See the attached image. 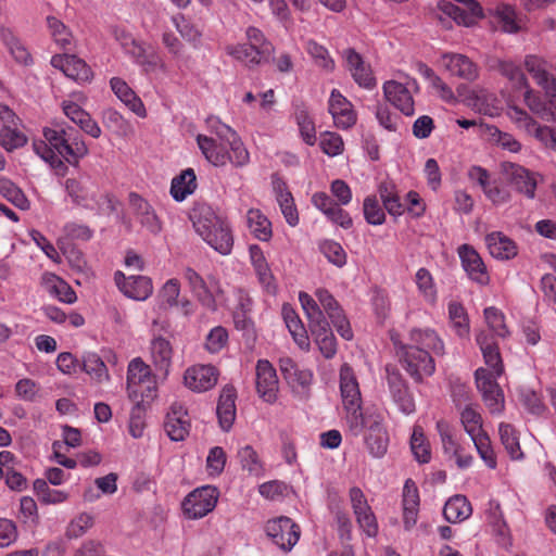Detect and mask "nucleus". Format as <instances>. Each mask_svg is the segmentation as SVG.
Masks as SVG:
<instances>
[{
    "label": "nucleus",
    "mask_w": 556,
    "mask_h": 556,
    "mask_svg": "<svg viewBox=\"0 0 556 556\" xmlns=\"http://www.w3.org/2000/svg\"><path fill=\"white\" fill-rule=\"evenodd\" d=\"M399 362L416 381L431 376L435 370L434 356H443L445 348L442 339L430 328H414L409 331V343H403L399 336L391 333Z\"/></svg>",
    "instance_id": "obj_1"
},
{
    "label": "nucleus",
    "mask_w": 556,
    "mask_h": 556,
    "mask_svg": "<svg viewBox=\"0 0 556 556\" xmlns=\"http://www.w3.org/2000/svg\"><path fill=\"white\" fill-rule=\"evenodd\" d=\"M45 141L34 142V150L60 176H65L68 168L65 164L78 166L89 150L84 139L73 134V128L60 125L43 129Z\"/></svg>",
    "instance_id": "obj_2"
},
{
    "label": "nucleus",
    "mask_w": 556,
    "mask_h": 556,
    "mask_svg": "<svg viewBox=\"0 0 556 556\" xmlns=\"http://www.w3.org/2000/svg\"><path fill=\"white\" fill-rule=\"evenodd\" d=\"M193 227L215 251L223 255L231 252L233 238L228 223L210 206H200L191 214Z\"/></svg>",
    "instance_id": "obj_3"
},
{
    "label": "nucleus",
    "mask_w": 556,
    "mask_h": 556,
    "mask_svg": "<svg viewBox=\"0 0 556 556\" xmlns=\"http://www.w3.org/2000/svg\"><path fill=\"white\" fill-rule=\"evenodd\" d=\"M340 391L342 403L346 412V424L353 434L358 435L366 425V417L362 412V396L356 376L349 364L340 368Z\"/></svg>",
    "instance_id": "obj_4"
},
{
    "label": "nucleus",
    "mask_w": 556,
    "mask_h": 556,
    "mask_svg": "<svg viewBox=\"0 0 556 556\" xmlns=\"http://www.w3.org/2000/svg\"><path fill=\"white\" fill-rule=\"evenodd\" d=\"M155 391V382L153 380L150 366L141 358H134L127 369V392L134 402H142L146 399H152Z\"/></svg>",
    "instance_id": "obj_5"
},
{
    "label": "nucleus",
    "mask_w": 556,
    "mask_h": 556,
    "mask_svg": "<svg viewBox=\"0 0 556 556\" xmlns=\"http://www.w3.org/2000/svg\"><path fill=\"white\" fill-rule=\"evenodd\" d=\"M264 530L267 538L285 552L291 551L301 535L299 525L286 516L268 520Z\"/></svg>",
    "instance_id": "obj_6"
},
{
    "label": "nucleus",
    "mask_w": 556,
    "mask_h": 556,
    "mask_svg": "<svg viewBox=\"0 0 556 556\" xmlns=\"http://www.w3.org/2000/svg\"><path fill=\"white\" fill-rule=\"evenodd\" d=\"M503 174L513 188L527 197L534 199L540 175L528 168L511 162H503L501 164Z\"/></svg>",
    "instance_id": "obj_7"
},
{
    "label": "nucleus",
    "mask_w": 556,
    "mask_h": 556,
    "mask_svg": "<svg viewBox=\"0 0 556 556\" xmlns=\"http://www.w3.org/2000/svg\"><path fill=\"white\" fill-rule=\"evenodd\" d=\"M217 498L218 491L214 486L195 489L185 498L184 511L191 519L202 518L215 508Z\"/></svg>",
    "instance_id": "obj_8"
},
{
    "label": "nucleus",
    "mask_w": 556,
    "mask_h": 556,
    "mask_svg": "<svg viewBox=\"0 0 556 556\" xmlns=\"http://www.w3.org/2000/svg\"><path fill=\"white\" fill-rule=\"evenodd\" d=\"M496 374L484 368L476 370V384L491 413H500L504 408V396L496 382Z\"/></svg>",
    "instance_id": "obj_9"
},
{
    "label": "nucleus",
    "mask_w": 556,
    "mask_h": 556,
    "mask_svg": "<svg viewBox=\"0 0 556 556\" xmlns=\"http://www.w3.org/2000/svg\"><path fill=\"white\" fill-rule=\"evenodd\" d=\"M315 296L319 305L323 306L324 311L327 313L338 333L343 339L351 340L353 338V331L350 323L333 295L326 289H317Z\"/></svg>",
    "instance_id": "obj_10"
},
{
    "label": "nucleus",
    "mask_w": 556,
    "mask_h": 556,
    "mask_svg": "<svg viewBox=\"0 0 556 556\" xmlns=\"http://www.w3.org/2000/svg\"><path fill=\"white\" fill-rule=\"evenodd\" d=\"M147 74L161 70L166 71V64L155 48L151 45L137 40L125 52Z\"/></svg>",
    "instance_id": "obj_11"
},
{
    "label": "nucleus",
    "mask_w": 556,
    "mask_h": 556,
    "mask_svg": "<svg viewBox=\"0 0 556 556\" xmlns=\"http://www.w3.org/2000/svg\"><path fill=\"white\" fill-rule=\"evenodd\" d=\"M129 206L136 220L152 235L162 231V222L155 213L153 206L136 192L129 193Z\"/></svg>",
    "instance_id": "obj_12"
},
{
    "label": "nucleus",
    "mask_w": 556,
    "mask_h": 556,
    "mask_svg": "<svg viewBox=\"0 0 556 556\" xmlns=\"http://www.w3.org/2000/svg\"><path fill=\"white\" fill-rule=\"evenodd\" d=\"M65 190L72 201L85 208L93 210L96 206L100 211V203L97 200L96 186L87 178H68L65 181Z\"/></svg>",
    "instance_id": "obj_13"
},
{
    "label": "nucleus",
    "mask_w": 556,
    "mask_h": 556,
    "mask_svg": "<svg viewBox=\"0 0 556 556\" xmlns=\"http://www.w3.org/2000/svg\"><path fill=\"white\" fill-rule=\"evenodd\" d=\"M386 370L389 390L394 403L404 414L409 415L414 413L416 408L415 401L406 381L397 369L387 367Z\"/></svg>",
    "instance_id": "obj_14"
},
{
    "label": "nucleus",
    "mask_w": 556,
    "mask_h": 556,
    "mask_svg": "<svg viewBox=\"0 0 556 556\" xmlns=\"http://www.w3.org/2000/svg\"><path fill=\"white\" fill-rule=\"evenodd\" d=\"M279 369L287 383L296 393L305 394L313 381V372L309 369H301L289 356L279 358Z\"/></svg>",
    "instance_id": "obj_15"
},
{
    "label": "nucleus",
    "mask_w": 556,
    "mask_h": 556,
    "mask_svg": "<svg viewBox=\"0 0 556 556\" xmlns=\"http://www.w3.org/2000/svg\"><path fill=\"white\" fill-rule=\"evenodd\" d=\"M458 255L464 270L472 281L481 286L489 283L490 276L486 266L479 253L471 245H460L458 248Z\"/></svg>",
    "instance_id": "obj_16"
},
{
    "label": "nucleus",
    "mask_w": 556,
    "mask_h": 556,
    "mask_svg": "<svg viewBox=\"0 0 556 556\" xmlns=\"http://www.w3.org/2000/svg\"><path fill=\"white\" fill-rule=\"evenodd\" d=\"M218 370L212 365H194L184 375L185 386L194 392H205L217 383Z\"/></svg>",
    "instance_id": "obj_17"
},
{
    "label": "nucleus",
    "mask_w": 556,
    "mask_h": 556,
    "mask_svg": "<svg viewBox=\"0 0 556 556\" xmlns=\"http://www.w3.org/2000/svg\"><path fill=\"white\" fill-rule=\"evenodd\" d=\"M115 282L125 296L136 301H144L153 292L152 280L147 276H130L126 278L123 273L117 271L115 274Z\"/></svg>",
    "instance_id": "obj_18"
},
{
    "label": "nucleus",
    "mask_w": 556,
    "mask_h": 556,
    "mask_svg": "<svg viewBox=\"0 0 556 556\" xmlns=\"http://www.w3.org/2000/svg\"><path fill=\"white\" fill-rule=\"evenodd\" d=\"M53 67L61 70L67 77L78 81L87 83L92 78V71L87 63L74 54H56L51 59Z\"/></svg>",
    "instance_id": "obj_19"
},
{
    "label": "nucleus",
    "mask_w": 556,
    "mask_h": 556,
    "mask_svg": "<svg viewBox=\"0 0 556 556\" xmlns=\"http://www.w3.org/2000/svg\"><path fill=\"white\" fill-rule=\"evenodd\" d=\"M256 390L258 395L268 403H273L277 397L278 377L276 369L267 359L257 362Z\"/></svg>",
    "instance_id": "obj_20"
},
{
    "label": "nucleus",
    "mask_w": 556,
    "mask_h": 556,
    "mask_svg": "<svg viewBox=\"0 0 556 556\" xmlns=\"http://www.w3.org/2000/svg\"><path fill=\"white\" fill-rule=\"evenodd\" d=\"M328 110L337 127L348 129L355 125L356 113L352 103L337 89L331 91Z\"/></svg>",
    "instance_id": "obj_21"
},
{
    "label": "nucleus",
    "mask_w": 556,
    "mask_h": 556,
    "mask_svg": "<svg viewBox=\"0 0 556 556\" xmlns=\"http://www.w3.org/2000/svg\"><path fill=\"white\" fill-rule=\"evenodd\" d=\"M343 58L346 62V67L356 84L367 89H370L376 85V79L370 65L365 63L359 53L354 49L349 48L343 51Z\"/></svg>",
    "instance_id": "obj_22"
},
{
    "label": "nucleus",
    "mask_w": 556,
    "mask_h": 556,
    "mask_svg": "<svg viewBox=\"0 0 556 556\" xmlns=\"http://www.w3.org/2000/svg\"><path fill=\"white\" fill-rule=\"evenodd\" d=\"M383 94L386 100L404 115H414V99L405 85L395 80L386 81L383 84Z\"/></svg>",
    "instance_id": "obj_23"
},
{
    "label": "nucleus",
    "mask_w": 556,
    "mask_h": 556,
    "mask_svg": "<svg viewBox=\"0 0 556 556\" xmlns=\"http://www.w3.org/2000/svg\"><path fill=\"white\" fill-rule=\"evenodd\" d=\"M442 65L454 76L467 81L479 77V67L467 55L460 53H444Z\"/></svg>",
    "instance_id": "obj_24"
},
{
    "label": "nucleus",
    "mask_w": 556,
    "mask_h": 556,
    "mask_svg": "<svg viewBox=\"0 0 556 556\" xmlns=\"http://www.w3.org/2000/svg\"><path fill=\"white\" fill-rule=\"evenodd\" d=\"M367 432L365 443L371 456L382 457L388 450L389 437L380 419L375 418L371 421L366 418Z\"/></svg>",
    "instance_id": "obj_25"
},
{
    "label": "nucleus",
    "mask_w": 556,
    "mask_h": 556,
    "mask_svg": "<svg viewBox=\"0 0 556 556\" xmlns=\"http://www.w3.org/2000/svg\"><path fill=\"white\" fill-rule=\"evenodd\" d=\"M164 429L172 441H182L189 433L190 422L187 412L179 404H173L166 415Z\"/></svg>",
    "instance_id": "obj_26"
},
{
    "label": "nucleus",
    "mask_w": 556,
    "mask_h": 556,
    "mask_svg": "<svg viewBox=\"0 0 556 556\" xmlns=\"http://www.w3.org/2000/svg\"><path fill=\"white\" fill-rule=\"evenodd\" d=\"M188 281L189 288L198 301L207 309L216 311V300L212 290V283L208 286L206 281L193 269L186 268L184 274Z\"/></svg>",
    "instance_id": "obj_27"
},
{
    "label": "nucleus",
    "mask_w": 556,
    "mask_h": 556,
    "mask_svg": "<svg viewBox=\"0 0 556 556\" xmlns=\"http://www.w3.org/2000/svg\"><path fill=\"white\" fill-rule=\"evenodd\" d=\"M64 114L80 129L92 138H99L101 136V128L98 123L91 117V115L85 111L77 103L72 101H64L62 104Z\"/></svg>",
    "instance_id": "obj_28"
},
{
    "label": "nucleus",
    "mask_w": 556,
    "mask_h": 556,
    "mask_svg": "<svg viewBox=\"0 0 556 556\" xmlns=\"http://www.w3.org/2000/svg\"><path fill=\"white\" fill-rule=\"evenodd\" d=\"M110 86L114 94L137 116L144 118L147 110L141 99L128 86V84L119 78L113 77L110 80Z\"/></svg>",
    "instance_id": "obj_29"
},
{
    "label": "nucleus",
    "mask_w": 556,
    "mask_h": 556,
    "mask_svg": "<svg viewBox=\"0 0 556 556\" xmlns=\"http://www.w3.org/2000/svg\"><path fill=\"white\" fill-rule=\"evenodd\" d=\"M236 390L231 386H226L223 388L217 407L216 414L218 417V422L220 428L224 431H229L233 425L236 419Z\"/></svg>",
    "instance_id": "obj_30"
},
{
    "label": "nucleus",
    "mask_w": 556,
    "mask_h": 556,
    "mask_svg": "<svg viewBox=\"0 0 556 556\" xmlns=\"http://www.w3.org/2000/svg\"><path fill=\"white\" fill-rule=\"evenodd\" d=\"M485 243L490 254L497 260H510L518 253L516 243L500 231L486 235Z\"/></svg>",
    "instance_id": "obj_31"
},
{
    "label": "nucleus",
    "mask_w": 556,
    "mask_h": 556,
    "mask_svg": "<svg viewBox=\"0 0 556 556\" xmlns=\"http://www.w3.org/2000/svg\"><path fill=\"white\" fill-rule=\"evenodd\" d=\"M477 343L481 349L485 364L497 375L503 372V364L494 336L481 331L477 334Z\"/></svg>",
    "instance_id": "obj_32"
},
{
    "label": "nucleus",
    "mask_w": 556,
    "mask_h": 556,
    "mask_svg": "<svg viewBox=\"0 0 556 556\" xmlns=\"http://www.w3.org/2000/svg\"><path fill=\"white\" fill-rule=\"evenodd\" d=\"M0 39L17 63L28 65L33 62L30 53L11 28L0 26Z\"/></svg>",
    "instance_id": "obj_33"
},
{
    "label": "nucleus",
    "mask_w": 556,
    "mask_h": 556,
    "mask_svg": "<svg viewBox=\"0 0 556 556\" xmlns=\"http://www.w3.org/2000/svg\"><path fill=\"white\" fill-rule=\"evenodd\" d=\"M309 330L321 354L328 359L332 358L337 353V341L328 320L311 327Z\"/></svg>",
    "instance_id": "obj_34"
},
{
    "label": "nucleus",
    "mask_w": 556,
    "mask_h": 556,
    "mask_svg": "<svg viewBox=\"0 0 556 556\" xmlns=\"http://www.w3.org/2000/svg\"><path fill=\"white\" fill-rule=\"evenodd\" d=\"M459 419L470 439L486 433L483 428V418L477 405L466 404L459 412Z\"/></svg>",
    "instance_id": "obj_35"
},
{
    "label": "nucleus",
    "mask_w": 556,
    "mask_h": 556,
    "mask_svg": "<svg viewBox=\"0 0 556 556\" xmlns=\"http://www.w3.org/2000/svg\"><path fill=\"white\" fill-rule=\"evenodd\" d=\"M150 351L155 368L166 376L172 364L173 356L170 342L162 337L155 338L151 342Z\"/></svg>",
    "instance_id": "obj_36"
},
{
    "label": "nucleus",
    "mask_w": 556,
    "mask_h": 556,
    "mask_svg": "<svg viewBox=\"0 0 556 556\" xmlns=\"http://www.w3.org/2000/svg\"><path fill=\"white\" fill-rule=\"evenodd\" d=\"M471 513V505L464 495H455L451 497L443 508V516L451 523L466 520L469 518Z\"/></svg>",
    "instance_id": "obj_37"
},
{
    "label": "nucleus",
    "mask_w": 556,
    "mask_h": 556,
    "mask_svg": "<svg viewBox=\"0 0 556 556\" xmlns=\"http://www.w3.org/2000/svg\"><path fill=\"white\" fill-rule=\"evenodd\" d=\"M282 315L294 342L301 350L309 349V339L301 319L296 313L288 306H283Z\"/></svg>",
    "instance_id": "obj_38"
},
{
    "label": "nucleus",
    "mask_w": 556,
    "mask_h": 556,
    "mask_svg": "<svg viewBox=\"0 0 556 556\" xmlns=\"http://www.w3.org/2000/svg\"><path fill=\"white\" fill-rule=\"evenodd\" d=\"M227 52L236 60L244 63V65L248 67L260 65L262 62L267 61L270 56V54L261 53V50L245 43L230 46L227 48Z\"/></svg>",
    "instance_id": "obj_39"
},
{
    "label": "nucleus",
    "mask_w": 556,
    "mask_h": 556,
    "mask_svg": "<svg viewBox=\"0 0 556 556\" xmlns=\"http://www.w3.org/2000/svg\"><path fill=\"white\" fill-rule=\"evenodd\" d=\"M197 188L195 174L193 169H185L179 176L175 177L170 186V194L176 201H184Z\"/></svg>",
    "instance_id": "obj_40"
},
{
    "label": "nucleus",
    "mask_w": 556,
    "mask_h": 556,
    "mask_svg": "<svg viewBox=\"0 0 556 556\" xmlns=\"http://www.w3.org/2000/svg\"><path fill=\"white\" fill-rule=\"evenodd\" d=\"M383 207L390 215L400 216L404 212V205L401 203L396 186L391 181H382L378 187Z\"/></svg>",
    "instance_id": "obj_41"
},
{
    "label": "nucleus",
    "mask_w": 556,
    "mask_h": 556,
    "mask_svg": "<svg viewBox=\"0 0 556 556\" xmlns=\"http://www.w3.org/2000/svg\"><path fill=\"white\" fill-rule=\"evenodd\" d=\"M198 146L205 159L214 166H223L227 162V153L222 149L213 138L204 135H198Z\"/></svg>",
    "instance_id": "obj_42"
},
{
    "label": "nucleus",
    "mask_w": 556,
    "mask_h": 556,
    "mask_svg": "<svg viewBox=\"0 0 556 556\" xmlns=\"http://www.w3.org/2000/svg\"><path fill=\"white\" fill-rule=\"evenodd\" d=\"M248 226L251 232L261 241H268L271 238V224L260 210L248 211Z\"/></svg>",
    "instance_id": "obj_43"
},
{
    "label": "nucleus",
    "mask_w": 556,
    "mask_h": 556,
    "mask_svg": "<svg viewBox=\"0 0 556 556\" xmlns=\"http://www.w3.org/2000/svg\"><path fill=\"white\" fill-rule=\"evenodd\" d=\"M484 134L488 140L513 153H518L521 150V143L510 134L500 130L496 126L485 125Z\"/></svg>",
    "instance_id": "obj_44"
},
{
    "label": "nucleus",
    "mask_w": 556,
    "mask_h": 556,
    "mask_svg": "<svg viewBox=\"0 0 556 556\" xmlns=\"http://www.w3.org/2000/svg\"><path fill=\"white\" fill-rule=\"evenodd\" d=\"M525 66L528 73L532 75L533 79L542 88H545L551 83L556 81L547 72L546 62L536 55L526 56Z\"/></svg>",
    "instance_id": "obj_45"
},
{
    "label": "nucleus",
    "mask_w": 556,
    "mask_h": 556,
    "mask_svg": "<svg viewBox=\"0 0 556 556\" xmlns=\"http://www.w3.org/2000/svg\"><path fill=\"white\" fill-rule=\"evenodd\" d=\"M501 442L511 459L518 460L523 457L519 438L515 428L509 424H501L498 427Z\"/></svg>",
    "instance_id": "obj_46"
},
{
    "label": "nucleus",
    "mask_w": 556,
    "mask_h": 556,
    "mask_svg": "<svg viewBox=\"0 0 556 556\" xmlns=\"http://www.w3.org/2000/svg\"><path fill=\"white\" fill-rule=\"evenodd\" d=\"M83 369L97 382L109 380V372L106 365L101 357L96 353H86L83 357Z\"/></svg>",
    "instance_id": "obj_47"
},
{
    "label": "nucleus",
    "mask_w": 556,
    "mask_h": 556,
    "mask_svg": "<svg viewBox=\"0 0 556 556\" xmlns=\"http://www.w3.org/2000/svg\"><path fill=\"white\" fill-rule=\"evenodd\" d=\"M448 317L457 336L466 337L469 333V319L464 306L458 302L448 304Z\"/></svg>",
    "instance_id": "obj_48"
},
{
    "label": "nucleus",
    "mask_w": 556,
    "mask_h": 556,
    "mask_svg": "<svg viewBox=\"0 0 556 556\" xmlns=\"http://www.w3.org/2000/svg\"><path fill=\"white\" fill-rule=\"evenodd\" d=\"M47 24L55 43L63 49H70L73 43V35L68 27L54 16H48Z\"/></svg>",
    "instance_id": "obj_49"
},
{
    "label": "nucleus",
    "mask_w": 556,
    "mask_h": 556,
    "mask_svg": "<svg viewBox=\"0 0 556 556\" xmlns=\"http://www.w3.org/2000/svg\"><path fill=\"white\" fill-rule=\"evenodd\" d=\"M471 441L477 450L478 455L484 462L485 466L490 469H495L497 466V460L489 434H481L471 439Z\"/></svg>",
    "instance_id": "obj_50"
},
{
    "label": "nucleus",
    "mask_w": 556,
    "mask_h": 556,
    "mask_svg": "<svg viewBox=\"0 0 556 556\" xmlns=\"http://www.w3.org/2000/svg\"><path fill=\"white\" fill-rule=\"evenodd\" d=\"M299 300L308 319V327H314L321 321H327L316 300L305 292H300Z\"/></svg>",
    "instance_id": "obj_51"
},
{
    "label": "nucleus",
    "mask_w": 556,
    "mask_h": 556,
    "mask_svg": "<svg viewBox=\"0 0 556 556\" xmlns=\"http://www.w3.org/2000/svg\"><path fill=\"white\" fill-rule=\"evenodd\" d=\"M0 193L18 208H28V200L23 191L7 178H0Z\"/></svg>",
    "instance_id": "obj_52"
},
{
    "label": "nucleus",
    "mask_w": 556,
    "mask_h": 556,
    "mask_svg": "<svg viewBox=\"0 0 556 556\" xmlns=\"http://www.w3.org/2000/svg\"><path fill=\"white\" fill-rule=\"evenodd\" d=\"M410 448L419 463H428L430 460V447L420 427L414 428L410 439Z\"/></svg>",
    "instance_id": "obj_53"
},
{
    "label": "nucleus",
    "mask_w": 556,
    "mask_h": 556,
    "mask_svg": "<svg viewBox=\"0 0 556 556\" xmlns=\"http://www.w3.org/2000/svg\"><path fill=\"white\" fill-rule=\"evenodd\" d=\"M180 294V286L177 279L167 280L159 293L160 309L178 305V296Z\"/></svg>",
    "instance_id": "obj_54"
},
{
    "label": "nucleus",
    "mask_w": 556,
    "mask_h": 556,
    "mask_svg": "<svg viewBox=\"0 0 556 556\" xmlns=\"http://www.w3.org/2000/svg\"><path fill=\"white\" fill-rule=\"evenodd\" d=\"M229 144L230 152L227 154V161L235 166L242 167L250 161V154L238 135L226 141Z\"/></svg>",
    "instance_id": "obj_55"
},
{
    "label": "nucleus",
    "mask_w": 556,
    "mask_h": 556,
    "mask_svg": "<svg viewBox=\"0 0 556 556\" xmlns=\"http://www.w3.org/2000/svg\"><path fill=\"white\" fill-rule=\"evenodd\" d=\"M365 219L370 225H381L386 220V214L375 195L365 198L363 204Z\"/></svg>",
    "instance_id": "obj_56"
},
{
    "label": "nucleus",
    "mask_w": 556,
    "mask_h": 556,
    "mask_svg": "<svg viewBox=\"0 0 556 556\" xmlns=\"http://www.w3.org/2000/svg\"><path fill=\"white\" fill-rule=\"evenodd\" d=\"M437 430L439 432L442 447L446 454H458L459 444L456 442L451 425L441 419L437 421Z\"/></svg>",
    "instance_id": "obj_57"
},
{
    "label": "nucleus",
    "mask_w": 556,
    "mask_h": 556,
    "mask_svg": "<svg viewBox=\"0 0 556 556\" xmlns=\"http://www.w3.org/2000/svg\"><path fill=\"white\" fill-rule=\"evenodd\" d=\"M320 251L337 267H342L346 264V253L340 243L326 240L320 244Z\"/></svg>",
    "instance_id": "obj_58"
},
{
    "label": "nucleus",
    "mask_w": 556,
    "mask_h": 556,
    "mask_svg": "<svg viewBox=\"0 0 556 556\" xmlns=\"http://www.w3.org/2000/svg\"><path fill=\"white\" fill-rule=\"evenodd\" d=\"M295 119L300 128L303 140L313 146L316 141V130L313 119L306 110H300L295 113Z\"/></svg>",
    "instance_id": "obj_59"
},
{
    "label": "nucleus",
    "mask_w": 556,
    "mask_h": 556,
    "mask_svg": "<svg viewBox=\"0 0 556 556\" xmlns=\"http://www.w3.org/2000/svg\"><path fill=\"white\" fill-rule=\"evenodd\" d=\"M484 318L495 336L504 338L508 334L504 315L500 309L493 306L486 307L484 309Z\"/></svg>",
    "instance_id": "obj_60"
},
{
    "label": "nucleus",
    "mask_w": 556,
    "mask_h": 556,
    "mask_svg": "<svg viewBox=\"0 0 556 556\" xmlns=\"http://www.w3.org/2000/svg\"><path fill=\"white\" fill-rule=\"evenodd\" d=\"M508 117L517 125L518 128L525 129L528 134H533L539 126L536 121L532 118L525 110L518 106H510L507 112Z\"/></svg>",
    "instance_id": "obj_61"
},
{
    "label": "nucleus",
    "mask_w": 556,
    "mask_h": 556,
    "mask_svg": "<svg viewBox=\"0 0 556 556\" xmlns=\"http://www.w3.org/2000/svg\"><path fill=\"white\" fill-rule=\"evenodd\" d=\"M498 70L501 74L507 77L510 81H513L517 88L528 87V81L523 72L515 63L507 61L501 62L498 65Z\"/></svg>",
    "instance_id": "obj_62"
},
{
    "label": "nucleus",
    "mask_w": 556,
    "mask_h": 556,
    "mask_svg": "<svg viewBox=\"0 0 556 556\" xmlns=\"http://www.w3.org/2000/svg\"><path fill=\"white\" fill-rule=\"evenodd\" d=\"M319 146L321 150L330 156H336L343 151V140L336 132L326 131L320 136Z\"/></svg>",
    "instance_id": "obj_63"
},
{
    "label": "nucleus",
    "mask_w": 556,
    "mask_h": 556,
    "mask_svg": "<svg viewBox=\"0 0 556 556\" xmlns=\"http://www.w3.org/2000/svg\"><path fill=\"white\" fill-rule=\"evenodd\" d=\"M307 52L315 60V63L318 66L328 71L333 70L334 62L329 56L328 50L325 47L318 45L316 41L311 40L307 43Z\"/></svg>",
    "instance_id": "obj_64"
}]
</instances>
